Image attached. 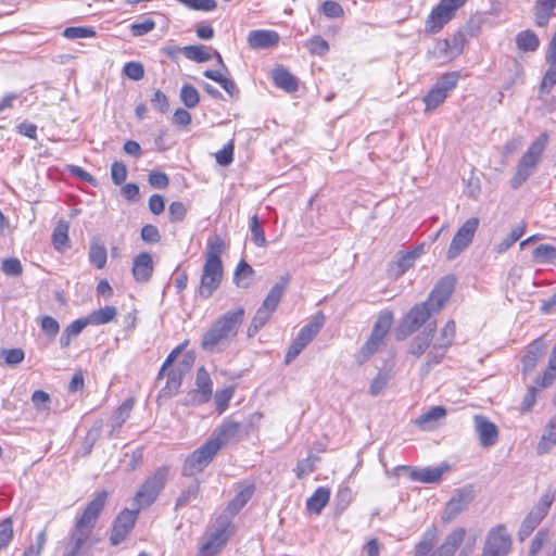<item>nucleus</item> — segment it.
I'll list each match as a JSON object with an SVG mask.
<instances>
[{
	"mask_svg": "<svg viewBox=\"0 0 556 556\" xmlns=\"http://www.w3.org/2000/svg\"><path fill=\"white\" fill-rule=\"evenodd\" d=\"M108 496L106 491L98 493L76 519L74 528L64 543L63 556H79L91 546V535Z\"/></svg>",
	"mask_w": 556,
	"mask_h": 556,
	"instance_id": "nucleus-1",
	"label": "nucleus"
},
{
	"mask_svg": "<svg viewBox=\"0 0 556 556\" xmlns=\"http://www.w3.org/2000/svg\"><path fill=\"white\" fill-rule=\"evenodd\" d=\"M244 318L242 307L228 311L215 319L203 333L201 348L208 353L225 351L237 337Z\"/></svg>",
	"mask_w": 556,
	"mask_h": 556,
	"instance_id": "nucleus-2",
	"label": "nucleus"
},
{
	"mask_svg": "<svg viewBox=\"0 0 556 556\" xmlns=\"http://www.w3.org/2000/svg\"><path fill=\"white\" fill-rule=\"evenodd\" d=\"M466 536L464 528H456L447 534L440 546L434 548L439 532L437 527L432 526L421 536L416 545L414 556H454L457 548L463 543Z\"/></svg>",
	"mask_w": 556,
	"mask_h": 556,
	"instance_id": "nucleus-3",
	"label": "nucleus"
},
{
	"mask_svg": "<svg viewBox=\"0 0 556 556\" xmlns=\"http://www.w3.org/2000/svg\"><path fill=\"white\" fill-rule=\"evenodd\" d=\"M231 535V519L227 515H220L207 527L195 556H217Z\"/></svg>",
	"mask_w": 556,
	"mask_h": 556,
	"instance_id": "nucleus-4",
	"label": "nucleus"
},
{
	"mask_svg": "<svg viewBox=\"0 0 556 556\" xmlns=\"http://www.w3.org/2000/svg\"><path fill=\"white\" fill-rule=\"evenodd\" d=\"M290 276L288 274L281 276L279 280L271 287L262 305L256 311L251 320L248 333L250 337L254 336L271 317L276 311L283 293L289 285Z\"/></svg>",
	"mask_w": 556,
	"mask_h": 556,
	"instance_id": "nucleus-5",
	"label": "nucleus"
},
{
	"mask_svg": "<svg viewBox=\"0 0 556 556\" xmlns=\"http://www.w3.org/2000/svg\"><path fill=\"white\" fill-rule=\"evenodd\" d=\"M261 418V414H253L248 424L227 418L213 431L208 441L217 444L219 452L223 446L248 438L254 421H258Z\"/></svg>",
	"mask_w": 556,
	"mask_h": 556,
	"instance_id": "nucleus-6",
	"label": "nucleus"
},
{
	"mask_svg": "<svg viewBox=\"0 0 556 556\" xmlns=\"http://www.w3.org/2000/svg\"><path fill=\"white\" fill-rule=\"evenodd\" d=\"M548 136L541 134L523 153L511 179V187L519 188L534 172L546 148Z\"/></svg>",
	"mask_w": 556,
	"mask_h": 556,
	"instance_id": "nucleus-7",
	"label": "nucleus"
},
{
	"mask_svg": "<svg viewBox=\"0 0 556 556\" xmlns=\"http://www.w3.org/2000/svg\"><path fill=\"white\" fill-rule=\"evenodd\" d=\"M169 475V467L162 466L149 476L137 491L132 506H137V510L151 506L165 486Z\"/></svg>",
	"mask_w": 556,
	"mask_h": 556,
	"instance_id": "nucleus-8",
	"label": "nucleus"
},
{
	"mask_svg": "<svg viewBox=\"0 0 556 556\" xmlns=\"http://www.w3.org/2000/svg\"><path fill=\"white\" fill-rule=\"evenodd\" d=\"M555 501V491L547 490L527 514L518 530V539L525 541L547 516Z\"/></svg>",
	"mask_w": 556,
	"mask_h": 556,
	"instance_id": "nucleus-9",
	"label": "nucleus"
},
{
	"mask_svg": "<svg viewBox=\"0 0 556 556\" xmlns=\"http://www.w3.org/2000/svg\"><path fill=\"white\" fill-rule=\"evenodd\" d=\"M393 323V315L391 312H383L379 315L369 339L365 342L357 355V362L363 364L367 362L383 343Z\"/></svg>",
	"mask_w": 556,
	"mask_h": 556,
	"instance_id": "nucleus-10",
	"label": "nucleus"
},
{
	"mask_svg": "<svg viewBox=\"0 0 556 556\" xmlns=\"http://www.w3.org/2000/svg\"><path fill=\"white\" fill-rule=\"evenodd\" d=\"M513 548V539L505 525L492 527L484 539L481 556H507Z\"/></svg>",
	"mask_w": 556,
	"mask_h": 556,
	"instance_id": "nucleus-11",
	"label": "nucleus"
},
{
	"mask_svg": "<svg viewBox=\"0 0 556 556\" xmlns=\"http://www.w3.org/2000/svg\"><path fill=\"white\" fill-rule=\"evenodd\" d=\"M325 320V315L321 312H318L313 316L311 321L300 330L298 337L294 339L286 354V364H290L300 355L304 348L317 336L319 330L323 328Z\"/></svg>",
	"mask_w": 556,
	"mask_h": 556,
	"instance_id": "nucleus-12",
	"label": "nucleus"
},
{
	"mask_svg": "<svg viewBox=\"0 0 556 556\" xmlns=\"http://www.w3.org/2000/svg\"><path fill=\"white\" fill-rule=\"evenodd\" d=\"M468 0H441L432 9L426 21V30L430 34L439 33L454 16L456 11Z\"/></svg>",
	"mask_w": 556,
	"mask_h": 556,
	"instance_id": "nucleus-13",
	"label": "nucleus"
},
{
	"mask_svg": "<svg viewBox=\"0 0 556 556\" xmlns=\"http://www.w3.org/2000/svg\"><path fill=\"white\" fill-rule=\"evenodd\" d=\"M218 453V445L208 440L185 460L182 475L193 477L202 472Z\"/></svg>",
	"mask_w": 556,
	"mask_h": 556,
	"instance_id": "nucleus-14",
	"label": "nucleus"
},
{
	"mask_svg": "<svg viewBox=\"0 0 556 556\" xmlns=\"http://www.w3.org/2000/svg\"><path fill=\"white\" fill-rule=\"evenodd\" d=\"M479 224L478 217H471L458 228L446 251L447 260L456 258L471 244Z\"/></svg>",
	"mask_w": 556,
	"mask_h": 556,
	"instance_id": "nucleus-15",
	"label": "nucleus"
},
{
	"mask_svg": "<svg viewBox=\"0 0 556 556\" xmlns=\"http://www.w3.org/2000/svg\"><path fill=\"white\" fill-rule=\"evenodd\" d=\"M432 313L434 312L427 302L415 305L403 318L399 327L397 337L404 339L417 331L429 320Z\"/></svg>",
	"mask_w": 556,
	"mask_h": 556,
	"instance_id": "nucleus-16",
	"label": "nucleus"
},
{
	"mask_svg": "<svg viewBox=\"0 0 556 556\" xmlns=\"http://www.w3.org/2000/svg\"><path fill=\"white\" fill-rule=\"evenodd\" d=\"M473 500L472 486H464L455 491L454 495L446 503L441 516L444 523H450L465 511Z\"/></svg>",
	"mask_w": 556,
	"mask_h": 556,
	"instance_id": "nucleus-17",
	"label": "nucleus"
},
{
	"mask_svg": "<svg viewBox=\"0 0 556 556\" xmlns=\"http://www.w3.org/2000/svg\"><path fill=\"white\" fill-rule=\"evenodd\" d=\"M223 278V264L205 262L201 276L199 293L208 299L219 287Z\"/></svg>",
	"mask_w": 556,
	"mask_h": 556,
	"instance_id": "nucleus-18",
	"label": "nucleus"
},
{
	"mask_svg": "<svg viewBox=\"0 0 556 556\" xmlns=\"http://www.w3.org/2000/svg\"><path fill=\"white\" fill-rule=\"evenodd\" d=\"M140 510H137V506H134L132 509H124L119 513L117 518L115 519L112 533L110 536V541L112 545H118L122 543L131 529L135 526L137 515Z\"/></svg>",
	"mask_w": 556,
	"mask_h": 556,
	"instance_id": "nucleus-19",
	"label": "nucleus"
},
{
	"mask_svg": "<svg viewBox=\"0 0 556 556\" xmlns=\"http://www.w3.org/2000/svg\"><path fill=\"white\" fill-rule=\"evenodd\" d=\"M455 330L456 326L453 320H448L444 325V327L440 331L439 337L435 339V342L433 343L432 350L428 354V366L431 364H439L441 362V359L444 356L446 348H448L454 340Z\"/></svg>",
	"mask_w": 556,
	"mask_h": 556,
	"instance_id": "nucleus-20",
	"label": "nucleus"
},
{
	"mask_svg": "<svg viewBox=\"0 0 556 556\" xmlns=\"http://www.w3.org/2000/svg\"><path fill=\"white\" fill-rule=\"evenodd\" d=\"M455 287V279L451 276L442 278L431 291L427 299V304L430 305L431 309L438 313L443 305L447 302L453 293Z\"/></svg>",
	"mask_w": 556,
	"mask_h": 556,
	"instance_id": "nucleus-21",
	"label": "nucleus"
},
{
	"mask_svg": "<svg viewBox=\"0 0 556 556\" xmlns=\"http://www.w3.org/2000/svg\"><path fill=\"white\" fill-rule=\"evenodd\" d=\"M475 431L483 447L493 446L498 440V429L483 415L473 416Z\"/></svg>",
	"mask_w": 556,
	"mask_h": 556,
	"instance_id": "nucleus-22",
	"label": "nucleus"
},
{
	"mask_svg": "<svg viewBox=\"0 0 556 556\" xmlns=\"http://www.w3.org/2000/svg\"><path fill=\"white\" fill-rule=\"evenodd\" d=\"M248 45L253 50L270 49L280 41V36L271 29H255L248 34Z\"/></svg>",
	"mask_w": 556,
	"mask_h": 556,
	"instance_id": "nucleus-23",
	"label": "nucleus"
},
{
	"mask_svg": "<svg viewBox=\"0 0 556 556\" xmlns=\"http://www.w3.org/2000/svg\"><path fill=\"white\" fill-rule=\"evenodd\" d=\"M546 344L542 339L532 341L526 349L521 358L523 375L530 374L536 366L538 361L544 355Z\"/></svg>",
	"mask_w": 556,
	"mask_h": 556,
	"instance_id": "nucleus-24",
	"label": "nucleus"
},
{
	"mask_svg": "<svg viewBox=\"0 0 556 556\" xmlns=\"http://www.w3.org/2000/svg\"><path fill=\"white\" fill-rule=\"evenodd\" d=\"M153 274V260L148 252H141L132 262V275L138 282H147Z\"/></svg>",
	"mask_w": 556,
	"mask_h": 556,
	"instance_id": "nucleus-25",
	"label": "nucleus"
},
{
	"mask_svg": "<svg viewBox=\"0 0 556 556\" xmlns=\"http://www.w3.org/2000/svg\"><path fill=\"white\" fill-rule=\"evenodd\" d=\"M271 78L276 87L285 90L286 92H294L298 90V79L281 65L271 71Z\"/></svg>",
	"mask_w": 556,
	"mask_h": 556,
	"instance_id": "nucleus-26",
	"label": "nucleus"
},
{
	"mask_svg": "<svg viewBox=\"0 0 556 556\" xmlns=\"http://www.w3.org/2000/svg\"><path fill=\"white\" fill-rule=\"evenodd\" d=\"M448 469L447 466L426 467L420 469H413L409 472V478L413 481L421 483H435L441 480L443 473Z\"/></svg>",
	"mask_w": 556,
	"mask_h": 556,
	"instance_id": "nucleus-27",
	"label": "nucleus"
},
{
	"mask_svg": "<svg viewBox=\"0 0 556 556\" xmlns=\"http://www.w3.org/2000/svg\"><path fill=\"white\" fill-rule=\"evenodd\" d=\"M446 416V409L443 406H434L424 413L416 419V425L422 430H433L438 422Z\"/></svg>",
	"mask_w": 556,
	"mask_h": 556,
	"instance_id": "nucleus-28",
	"label": "nucleus"
},
{
	"mask_svg": "<svg viewBox=\"0 0 556 556\" xmlns=\"http://www.w3.org/2000/svg\"><path fill=\"white\" fill-rule=\"evenodd\" d=\"M197 392L200 394L198 403L202 404L207 402L213 393V382L210 374L204 367H200L197 371L195 378Z\"/></svg>",
	"mask_w": 556,
	"mask_h": 556,
	"instance_id": "nucleus-29",
	"label": "nucleus"
},
{
	"mask_svg": "<svg viewBox=\"0 0 556 556\" xmlns=\"http://www.w3.org/2000/svg\"><path fill=\"white\" fill-rule=\"evenodd\" d=\"M254 493V486L249 484L242 486L233 500L229 503L226 511L223 515H227L229 518L235 516L252 497Z\"/></svg>",
	"mask_w": 556,
	"mask_h": 556,
	"instance_id": "nucleus-30",
	"label": "nucleus"
},
{
	"mask_svg": "<svg viewBox=\"0 0 556 556\" xmlns=\"http://www.w3.org/2000/svg\"><path fill=\"white\" fill-rule=\"evenodd\" d=\"M330 498V490L328 488L319 486L306 501V508L308 511L319 515L324 507L328 504Z\"/></svg>",
	"mask_w": 556,
	"mask_h": 556,
	"instance_id": "nucleus-31",
	"label": "nucleus"
},
{
	"mask_svg": "<svg viewBox=\"0 0 556 556\" xmlns=\"http://www.w3.org/2000/svg\"><path fill=\"white\" fill-rule=\"evenodd\" d=\"M556 7V0H536L534 5L535 24L544 27L548 24L553 11Z\"/></svg>",
	"mask_w": 556,
	"mask_h": 556,
	"instance_id": "nucleus-32",
	"label": "nucleus"
},
{
	"mask_svg": "<svg viewBox=\"0 0 556 556\" xmlns=\"http://www.w3.org/2000/svg\"><path fill=\"white\" fill-rule=\"evenodd\" d=\"M555 445H556V415L553 416L548 420L547 425L545 426V429L543 431L541 440L538 444V453L541 455L545 454Z\"/></svg>",
	"mask_w": 556,
	"mask_h": 556,
	"instance_id": "nucleus-33",
	"label": "nucleus"
},
{
	"mask_svg": "<svg viewBox=\"0 0 556 556\" xmlns=\"http://www.w3.org/2000/svg\"><path fill=\"white\" fill-rule=\"evenodd\" d=\"M117 316L115 306H104L91 312L86 318L87 325L100 326L111 323Z\"/></svg>",
	"mask_w": 556,
	"mask_h": 556,
	"instance_id": "nucleus-34",
	"label": "nucleus"
},
{
	"mask_svg": "<svg viewBox=\"0 0 556 556\" xmlns=\"http://www.w3.org/2000/svg\"><path fill=\"white\" fill-rule=\"evenodd\" d=\"M517 48L525 52H533L540 46V39L532 30H522L516 36Z\"/></svg>",
	"mask_w": 556,
	"mask_h": 556,
	"instance_id": "nucleus-35",
	"label": "nucleus"
},
{
	"mask_svg": "<svg viewBox=\"0 0 556 556\" xmlns=\"http://www.w3.org/2000/svg\"><path fill=\"white\" fill-rule=\"evenodd\" d=\"M87 323L85 318H79L71 323L62 332L60 338V345L62 349L67 348L72 340L76 338L86 327Z\"/></svg>",
	"mask_w": 556,
	"mask_h": 556,
	"instance_id": "nucleus-36",
	"label": "nucleus"
},
{
	"mask_svg": "<svg viewBox=\"0 0 556 556\" xmlns=\"http://www.w3.org/2000/svg\"><path fill=\"white\" fill-rule=\"evenodd\" d=\"M68 229L70 225L66 220L61 219L58 222L52 232V242L58 251H64L68 248Z\"/></svg>",
	"mask_w": 556,
	"mask_h": 556,
	"instance_id": "nucleus-37",
	"label": "nucleus"
},
{
	"mask_svg": "<svg viewBox=\"0 0 556 556\" xmlns=\"http://www.w3.org/2000/svg\"><path fill=\"white\" fill-rule=\"evenodd\" d=\"M131 409L132 401L127 400L115 410L114 415L111 418L112 430L110 432V437L113 435L115 430L119 429L123 426V424L129 417Z\"/></svg>",
	"mask_w": 556,
	"mask_h": 556,
	"instance_id": "nucleus-38",
	"label": "nucleus"
},
{
	"mask_svg": "<svg viewBox=\"0 0 556 556\" xmlns=\"http://www.w3.org/2000/svg\"><path fill=\"white\" fill-rule=\"evenodd\" d=\"M254 275V269L244 261H241L235 270L233 281L239 288H248L249 279Z\"/></svg>",
	"mask_w": 556,
	"mask_h": 556,
	"instance_id": "nucleus-39",
	"label": "nucleus"
},
{
	"mask_svg": "<svg viewBox=\"0 0 556 556\" xmlns=\"http://www.w3.org/2000/svg\"><path fill=\"white\" fill-rule=\"evenodd\" d=\"M212 49L204 46H188L182 50L184 55L195 62H206L212 59Z\"/></svg>",
	"mask_w": 556,
	"mask_h": 556,
	"instance_id": "nucleus-40",
	"label": "nucleus"
},
{
	"mask_svg": "<svg viewBox=\"0 0 556 556\" xmlns=\"http://www.w3.org/2000/svg\"><path fill=\"white\" fill-rule=\"evenodd\" d=\"M446 98L447 93L433 85L429 92L424 97L426 112L437 109L445 101Z\"/></svg>",
	"mask_w": 556,
	"mask_h": 556,
	"instance_id": "nucleus-41",
	"label": "nucleus"
},
{
	"mask_svg": "<svg viewBox=\"0 0 556 556\" xmlns=\"http://www.w3.org/2000/svg\"><path fill=\"white\" fill-rule=\"evenodd\" d=\"M224 249V241L219 237L211 238L207 241L205 262L222 264L220 254Z\"/></svg>",
	"mask_w": 556,
	"mask_h": 556,
	"instance_id": "nucleus-42",
	"label": "nucleus"
},
{
	"mask_svg": "<svg viewBox=\"0 0 556 556\" xmlns=\"http://www.w3.org/2000/svg\"><path fill=\"white\" fill-rule=\"evenodd\" d=\"M428 326H429V331L427 333H422V336H418L412 342V344H410V353L412 354L419 356L428 348L430 339L432 338V332L435 328V325L430 323Z\"/></svg>",
	"mask_w": 556,
	"mask_h": 556,
	"instance_id": "nucleus-43",
	"label": "nucleus"
},
{
	"mask_svg": "<svg viewBox=\"0 0 556 556\" xmlns=\"http://www.w3.org/2000/svg\"><path fill=\"white\" fill-rule=\"evenodd\" d=\"M108 254L104 245L93 242L89 249V261L99 269L106 264Z\"/></svg>",
	"mask_w": 556,
	"mask_h": 556,
	"instance_id": "nucleus-44",
	"label": "nucleus"
},
{
	"mask_svg": "<svg viewBox=\"0 0 556 556\" xmlns=\"http://www.w3.org/2000/svg\"><path fill=\"white\" fill-rule=\"evenodd\" d=\"M533 258L539 263H553L556 260V247L540 244L533 250Z\"/></svg>",
	"mask_w": 556,
	"mask_h": 556,
	"instance_id": "nucleus-45",
	"label": "nucleus"
},
{
	"mask_svg": "<svg viewBox=\"0 0 556 556\" xmlns=\"http://www.w3.org/2000/svg\"><path fill=\"white\" fill-rule=\"evenodd\" d=\"M251 240L257 247H265L267 243L263 228L260 225L257 215H253L250 219Z\"/></svg>",
	"mask_w": 556,
	"mask_h": 556,
	"instance_id": "nucleus-46",
	"label": "nucleus"
},
{
	"mask_svg": "<svg viewBox=\"0 0 556 556\" xmlns=\"http://www.w3.org/2000/svg\"><path fill=\"white\" fill-rule=\"evenodd\" d=\"M180 100L188 109H193L199 104L200 96L193 86L184 85L180 90Z\"/></svg>",
	"mask_w": 556,
	"mask_h": 556,
	"instance_id": "nucleus-47",
	"label": "nucleus"
},
{
	"mask_svg": "<svg viewBox=\"0 0 556 556\" xmlns=\"http://www.w3.org/2000/svg\"><path fill=\"white\" fill-rule=\"evenodd\" d=\"M459 76L458 72L445 73L437 80L434 86L448 94L456 87Z\"/></svg>",
	"mask_w": 556,
	"mask_h": 556,
	"instance_id": "nucleus-48",
	"label": "nucleus"
},
{
	"mask_svg": "<svg viewBox=\"0 0 556 556\" xmlns=\"http://www.w3.org/2000/svg\"><path fill=\"white\" fill-rule=\"evenodd\" d=\"M200 491V483L193 481L186 490H184L180 496L176 501V508H180L195 500Z\"/></svg>",
	"mask_w": 556,
	"mask_h": 556,
	"instance_id": "nucleus-49",
	"label": "nucleus"
},
{
	"mask_svg": "<svg viewBox=\"0 0 556 556\" xmlns=\"http://www.w3.org/2000/svg\"><path fill=\"white\" fill-rule=\"evenodd\" d=\"M96 30L92 27H66L63 36L67 39L92 38L96 36Z\"/></svg>",
	"mask_w": 556,
	"mask_h": 556,
	"instance_id": "nucleus-50",
	"label": "nucleus"
},
{
	"mask_svg": "<svg viewBox=\"0 0 556 556\" xmlns=\"http://www.w3.org/2000/svg\"><path fill=\"white\" fill-rule=\"evenodd\" d=\"M13 538V522L7 518L0 522V551L5 548Z\"/></svg>",
	"mask_w": 556,
	"mask_h": 556,
	"instance_id": "nucleus-51",
	"label": "nucleus"
},
{
	"mask_svg": "<svg viewBox=\"0 0 556 556\" xmlns=\"http://www.w3.org/2000/svg\"><path fill=\"white\" fill-rule=\"evenodd\" d=\"M317 459V457L309 455L306 458L300 460L294 469L296 477L302 479L308 473L313 472L315 470V463Z\"/></svg>",
	"mask_w": 556,
	"mask_h": 556,
	"instance_id": "nucleus-52",
	"label": "nucleus"
},
{
	"mask_svg": "<svg viewBox=\"0 0 556 556\" xmlns=\"http://www.w3.org/2000/svg\"><path fill=\"white\" fill-rule=\"evenodd\" d=\"M233 140H230L228 143L224 146V148L220 151L216 153V162L222 166H227L231 164L233 161Z\"/></svg>",
	"mask_w": 556,
	"mask_h": 556,
	"instance_id": "nucleus-53",
	"label": "nucleus"
},
{
	"mask_svg": "<svg viewBox=\"0 0 556 556\" xmlns=\"http://www.w3.org/2000/svg\"><path fill=\"white\" fill-rule=\"evenodd\" d=\"M432 55H433V58L441 59L444 62H450L456 58V56H452V49L450 48V46L445 39L440 40L435 43L433 51H432Z\"/></svg>",
	"mask_w": 556,
	"mask_h": 556,
	"instance_id": "nucleus-54",
	"label": "nucleus"
},
{
	"mask_svg": "<svg viewBox=\"0 0 556 556\" xmlns=\"http://www.w3.org/2000/svg\"><path fill=\"white\" fill-rule=\"evenodd\" d=\"M232 395H233L232 388H227V389L216 392L215 404H216V409H217L218 414H222L227 409L229 401L231 400Z\"/></svg>",
	"mask_w": 556,
	"mask_h": 556,
	"instance_id": "nucleus-55",
	"label": "nucleus"
},
{
	"mask_svg": "<svg viewBox=\"0 0 556 556\" xmlns=\"http://www.w3.org/2000/svg\"><path fill=\"white\" fill-rule=\"evenodd\" d=\"M389 382V375L387 372H378V375L371 380L369 387V393L372 396L379 395Z\"/></svg>",
	"mask_w": 556,
	"mask_h": 556,
	"instance_id": "nucleus-56",
	"label": "nucleus"
},
{
	"mask_svg": "<svg viewBox=\"0 0 556 556\" xmlns=\"http://www.w3.org/2000/svg\"><path fill=\"white\" fill-rule=\"evenodd\" d=\"M549 539V531L547 529L540 530L531 542L529 556H536L543 547L544 543Z\"/></svg>",
	"mask_w": 556,
	"mask_h": 556,
	"instance_id": "nucleus-57",
	"label": "nucleus"
},
{
	"mask_svg": "<svg viewBox=\"0 0 556 556\" xmlns=\"http://www.w3.org/2000/svg\"><path fill=\"white\" fill-rule=\"evenodd\" d=\"M307 48L312 54L324 55L328 52L329 45L320 36H315L307 42Z\"/></svg>",
	"mask_w": 556,
	"mask_h": 556,
	"instance_id": "nucleus-58",
	"label": "nucleus"
},
{
	"mask_svg": "<svg viewBox=\"0 0 556 556\" xmlns=\"http://www.w3.org/2000/svg\"><path fill=\"white\" fill-rule=\"evenodd\" d=\"M1 269L7 276L17 277L22 274V264L17 258H7L2 261Z\"/></svg>",
	"mask_w": 556,
	"mask_h": 556,
	"instance_id": "nucleus-59",
	"label": "nucleus"
},
{
	"mask_svg": "<svg viewBox=\"0 0 556 556\" xmlns=\"http://www.w3.org/2000/svg\"><path fill=\"white\" fill-rule=\"evenodd\" d=\"M123 73L132 80H140L144 76V68L139 62H128L124 65Z\"/></svg>",
	"mask_w": 556,
	"mask_h": 556,
	"instance_id": "nucleus-60",
	"label": "nucleus"
},
{
	"mask_svg": "<svg viewBox=\"0 0 556 556\" xmlns=\"http://www.w3.org/2000/svg\"><path fill=\"white\" fill-rule=\"evenodd\" d=\"M111 177L115 185H122L127 178V167L123 162L115 161L111 166Z\"/></svg>",
	"mask_w": 556,
	"mask_h": 556,
	"instance_id": "nucleus-61",
	"label": "nucleus"
},
{
	"mask_svg": "<svg viewBox=\"0 0 556 556\" xmlns=\"http://www.w3.org/2000/svg\"><path fill=\"white\" fill-rule=\"evenodd\" d=\"M0 356L4 359L5 364L14 366L24 359V352L22 349L2 350Z\"/></svg>",
	"mask_w": 556,
	"mask_h": 556,
	"instance_id": "nucleus-62",
	"label": "nucleus"
},
{
	"mask_svg": "<svg viewBox=\"0 0 556 556\" xmlns=\"http://www.w3.org/2000/svg\"><path fill=\"white\" fill-rule=\"evenodd\" d=\"M155 28V22L151 18L144 20L140 23H134L130 25V31L134 37L143 36Z\"/></svg>",
	"mask_w": 556,
	"mask_h": 556,
	"instance_id": "nucleus-63",
	"label": "nucleus"
},
{
	"mask_svg": "<svg viewBox=\"0 0 556 556\" xmlns=\"http://www.w3.org/2000/svg\"><path fill=\"white\" fill-rule=\"evenodd\" d=\"M168 214L173 223H178L186 217L187 208L182 202L174 201L168 207Z\"/></svg>",
	"mask_w": 556,
	"mask_h": 556,
	"instance_id": "nucleus-64",
	"label": "nucleus"
}]
</instances>
